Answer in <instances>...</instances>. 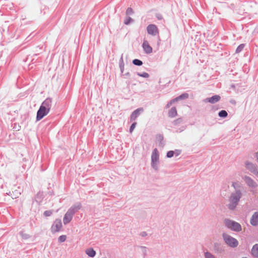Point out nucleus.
Wrapping results in <instances>:
<instances>
[{
  "mask_svg": "<svg viewBox=\"0 0 258 258\" xmlns=\"http://www.w3.org/2000/svg\"><path fill=\"white\" fill-rule=\"evenodd\" d=\"M144 109L143 108H139L135 110L131 115V121L135 120L143 111Z\"/></svg>",
  "mask_w": 258,
  "mask_h": 258,
  "instance_id": "11",
  "label": "nucleus"
},
{
  "mask_svg": "<svg viewBox=\"0 0 258 258\" xmlns=\"http://www.w3.org/2000/svg\"><path fill=\"white\" fill-rule=\"evenodd\" d=\"M67 237L66 235H61L58 238V240L60 242H64L66 240Z\"/></svg>",
  "mask_w": 258,
  "mask_h": 258,
  "instance_id": "23",
  "label": "nucleus"
},
{
  "mask_svg": "<svg viewBox=\"0 0 258 258\" xmlns=\"http://www.w3.org/2000/svg\"><path fill=\"white\" fill-rule=\"evenodd\" d=\"M138 75L140 76V77H144V78H148L149 75L148 73H143L142 74H140V73H138Z\"/></svg>",
  "mask_w": 258,
  "mask_h": 258,
  "instance_id": "25",
  "label": "nucleus"
},
{
  "mask_svg": "<svg viewBox=\"0 0 258 258\" xmlns=\"http://www.w3.org/2000/svg\"><path fill=\"white\" fill-rule=\"evenodd\" d=\"M136 124L137 123L136 122H134L131 126V127H130V131L131 133H132V132L133 131V130H134V128H135L136 127Z\"/></svg>",
  "mask_w": 258,
  "mask_h": 258,
  "instance_id": "28",
  "label": "nucleus"
},
{
  "mask_svg": "<svg viewBox=\"0 0 258 258\" xmlns=\"http://www.w3.org/2000/svg\"><path fill=\"white\" fill-rule=\"evenodd\" d=\"M188 94H187V93L183 94L181 95H180V96L176 97V98L174 99L173 100H172V101L175 102V101H178L179 99H183L185 98H187L188 97Z\"/></svg>",
  "mask_w": 258,
  "mask_h": 258,
  "instance_id": "19",
  "label": "nucleus"
},
{
  "mask_svg": "<svg viewBox=\"0 0 258 258\" xmlns=\"http://www.w3.org/2000/svg\"><path fill=\"white\" fill-rule=\"evenodd\" d=\"M86 253L88 256L90 257H94L96 254L95 251L92 248L87 249L86 250Z\"/></svg>",
  "mask_w": 258,
  "mask_h": 258,
  "instance_id": "17",
  "label": "nucleus"
},
{
  "mask_svg": "<svg viewBox=\"0 0 258 258\" xmlns=\"http://www.w3.org/2000/svg\"><path fill=\"white\" fill-rule=\"evenodd\" d=\"M19 195H20V192H17V196H18Z\"/></svg>",
  "mask_w": 258,
  "mask_h": 258,
  "instance_id": "33",
  "label": "nucleus"
},
{
  "mask_svg": "<svg viewBox=\"0 0 258 258\" xmlns=\"http://www.w3.org/2000/svg\"><path fill=\"white\" fill-rule=\"evenodd\" d=\"M169 116L171 117H174L177 115V111L175 107H172L168 112Z\"/></svg>",
  "mask_w": 258,
  "mask_h": 258,
  "instance_id": "18",
  "label": "nucleus"
},
{
  "mask_svg": "<svg viewBox=\"0 0 258 258\" xmlns=\"http://www.w3.org/2000/svg\"><path fill=\"white\" fill-rule=\"evenodd\" d=\"M223 238L225 242L230 246L234 247L238 245L237 240L231 236L224 234H223Z\"/></svg>",
  "mask_w": 258,
  "mask_h": 258,
  "instance_id": "4",
  "label": "nucleus"
},
{
  "mask_svg": "<svg viewBox=\"0 0 258 258\" xmlns=\"http://www.w3.org/2000/svg\"><path fill=\"white\" fill-rule=\"evenodd\" d=\"M246 168L249 170L251 172L255 173V166L253 164L250 163H246Z\"/></svg>",
  "mask_w": 258,
  "mask_h": 258,
  "instance_id": "16",
  "label": "nucleus"
},
{
  "mask_svg": "<svg viewBox=\"0 0 258 258\" xmlns=\"http://www.w3.org/2000/svg\"><path fill=\"white\" fill-rule=\"evenodd\" d=\"M151 158L152 165L155 169L157 170L158 169L157 164L159 162V154L157 149H154L152 154Z\"/></svg>",
  "mask_w": 258,
  "mask_h": 258,
  "instance_id": "5",
  "label": "nucleus"
},
{
  "mask_svg": "<svg viewBox=\"0 0 258 258\" xmlns=\"http://www.w3.org/2000/svg\"><path fill=\"white\" fill-rule=\"evenodd\" d=\"M49 111L47 109L44 108L42 106H40L39 110L37 113L36 119L37 120H40L44 116L46 115Z\"/></svg>",
  "mask_w": 258,
  "mask_h": 258,
  "instance_id": "6",
  "label": "nucleus"
},
{
  "mask_svg": "<svg viewBox=\"0 0 258 258\" xmlns=\"http://www.w3.org/2000/svg\"><path fill=\"white\" fill-rule=\"evenodd\" d=\"M52 214V211H46L45 212H44V215L45 216V217H48V216H49L51 215Z\"/></svg>",
  "mask_w": 258,
  "mask_h": 258,
  "instance_id": "27",
  "label": "nucleus"
},
{
  "mask_svg": "<svg viewBox=\"0 0 258 258\" xmlns=\"http://www.w3.org/2000/svg\"><path fill=\"white\" fill-rule=\"evenodd\" d=\"M228 114L225 110H221L219 112V116L221 117H226Z\"/></svg>",
  "mask_w": 258,
  "mask_h": 258,
  "instance_id": "20",
  "label": "nucleus"
},
{
  "mask_svg": "<svg viewBox=\"0 0 258 258\" xmlns=\"http://www.w3.org/2000/svg\"><path fill=\"white\" fill-rule=\"evenodd\" d=\"M142 235L143 236H146V233H145V232H143V233H142Z\"/></svg>",
  "mask_w": 258,
  "mask_h": 258,
  "instance_id": "32",
  "label": "nucleus"
},
{
  "mask_svg": "<svg viewBox=\"0 0 258 258\" xmlns=\"http://www.w3.org/2000/svg\"><path fill=\"white\" fill-rule=\"evenodd\" d=\"M52 99L50 98H47L42 102L41 106L50 111Z\"/></svg>",
  "mask_w": 258,
  "mask_h": 258,
  "instance_id": "12",
  "label": "nucleus"
},
{
  "mask_svg": "<svg viewBox=\"0 0 258 258\" xmlns=\"http://www.w3.org/2000/svg\"><path fill=\"white\" fill-rule=\"evenodd\" d=\"M62 227V224L60 220L56 219L51 226V231L55 233L60 231Z\"/></svg>",
  "mask_w": 258,
  "mask_h": 258,
  "instance_id": "8",
  "label": "nucleus"
},
{
  "mask_svg": "<svg viewBox=\"0 0 258 258\" xmlns=\"http://www.w3.org/2000/svg\"><path fill=\"white\" fill-rule=\"evenodd\" d=\"M12 198H13V199H14V198H17V196H15V197H13V196H12Z\"/></svg>",
  "mask_w": 258,
  "mask_h": 258,
  "instance_id": "34",
  "label": "nucleus"
},
{
  "mask_svg": "<svg viewBox=\"0 0 258 258\" xmlns=\"http://www.w3.org/2000/svg\"><path fill=\"white\" fill-rule=\"evenodd\" d=\"M143 48L146 53H151L153 51L152 47L150 45L147 40H144L142 44Z\"/></svg>",
  "mask_w": 258,
  "mask_h": 258,
  "instance_id": "10",
  "label": "nucleus"
},
{
  "mask_svg": "<svg viewBox=\"0 0 258 258\" xmlns=\"http://www.w3.org/2000/svg\"><path fill=\"white\" fill-rule=\"evenodd\" d=\"M133 63L135 65L139 66H141L143 64L142 61L141 60H139V59H134L133 61Z\"/></svg>",
  "mask_w": 258,
  "mask_h": 258,
  "instance_id": "21",
  "label": "nucleus"
},
{
  "mask_svg": "<svg viewBox=\"0 0 258 258\" xmlns=\"http://www.w3.org/2000/svg\"><path fill=\"white\" fill-rule=\"evenodd\" d=\"M133 11L132 9L128 8L127 9V11H126L127 14H132V13H133Z\"/></svg>",
  "mask_w": 258,
  "mask_h": 258,
  "instance_id": "31",
  "label": "nucleus"
},
{
  "mask_svg": "<svg viewBox=\"0 0 258 258\" xmlns=\"http://www.w3.org/2000/svg\"><path fill=\"white\" fill-rule=\"evenodd\" d=\"M220 99V96L219 95H214L212 97L207 98L205 101L209 102L211 103H215L219 101Z\"/></svg>",
  "mask_w": 258,
  "mask_h": 258,
  "instance_id": "14",
  "label": "nucleus"
},
{
  "mask_svg": "<svg viewBox=\"0 0 258 258\" xmlns=\"http://www.w3.org/2000/svg\"><path fill=\"white\" fill-rule=\"evenodd\" d=\"M174 152L172 151H168L167 153V157L168 158H171L173 156Z\"/></svg>",
  "mask_w": 258,
  "mask_h": 258,
  "instance_id": "26",
  "label": "nucleus"
},
{
  "mask_svg": "<svg viewBox=\"0 0 258 258\" xmlns=\"http://www.w3.org/2000/svg\"><path fill=\"white\" fill-rule=\"evenodd\" d=\"M81 205L79 204L77 206H74L71 208L65 214L63 218V223L67 224L72 220L73 214L80 209Z\"/></svg>",
  "mask_w": 258,
  "mask_h": 258,
  "instance_id": "2",
  "label": "nucleus"
},
{
  "mask_svg": "<svg viewBox=\"0 0 258 258\" xmlns=\"http://www.w3.org/2000/svg\"><path fill=\"white\" fill-rule=\"evenodd\" d=\"M232 186L234 188H236L237 187H239V184L238 183H233Z\"/></svg>",
  "mask_w": 258,
  "mask_h": 258,
  "instance_id": "30",
  "label": "nucleus"
},
{
  "mask_svg": "<svg viewBox=\"0 0 258 258\" xmlns=\"http://www.w3.org/2000/svg\"><path fill=\"white\" fill-rule=\"evenodd\" d=\"M251 254L253 256L258 257V244H254L251 249Z\"/></svg>",
  "mask_w": 258,
  "mask_h": 258,
  "instance_id": "15",
  "label": "nucleus"
},
{
  "mask_svg": "<svg viewBox=\"0 0 258 258\" xmlns=\"http://www.w3.org/2000/svg\"><path fill=\"white\" fill-rule=\"evenodd\" d=\"M241 192L237 190L235 193L232 194L229 198V204L228 206L229 209L233 210L237 205L238 203L241 198Z\"/></svg>",
  "mask_w": 258,
  "mask_h": 258,
  "instance_id": "1",
  "label": "nucleus"
},
{
  "mask_svg": "<svg viewBox=\"0 0 258 258\" xmlns=\"http://www.w3.org/2000/svg\"><path fill=\"white\" fill-rule=\"evenodd\" d=\"M205 256L206 258H215L213 255L209 252H206L205 253Z\"/></svg>",
  "mask_w": 258,
  "mask_h": 258,
  "instance_id": "29",
  "label": "nucleus"
},
{
  "mask_svg": "<svg viewBox=\"0 0 258 258\" xmlns=\"http://www.w3.org/2000/svg\"><path fill=\"white\" fill-rule=\"evenodd\" d=\"M225 224L227 227L234 231H240L241 230V225L239 223L234 221H231L229 219H226L225 220Z\"/></svg>",
  "mask_w": 258,
  "mask_h": 258,
  "instance_id": "3",
  "label": "nucleus"
},
{
  "mask_svg": "<svg viewBox=\"0 0 258 258\" xmlns=\"http://www.w3.org/2000/svg\"><path fill=\"white\" fill-rule=\"evenodd\" d=\"M147 31L149 34L155 36L159 33L157 27L154 24H150L147 28Z\"/></svg>",
  "mask_w": 258,
  "mask_h": 258,
  "instance_id": "7",
  "label": "nucleus"
},
{
  "mask_svg": "<svg viewBox=\"0 0 258 258\" xmlns=\"http://www.w3.org/2000/svg\"><path fill=\"white\" fill-rule=\"evenodd\" d=\"M244 181L247 185L251 188H255L257 186L256 182L249 177L245 176L244 177Z\"/></svg>",
  "mask_w": 258,
  "mask_h": 258,
  "instance_id": "9",
  "label": "nucleus"
},
{
  "mask_svg": "<svg viewBox=\"0 0 258 258\" xmlns=\"http://www.w3.org/2000/svg\"><path fill=\"white\" fill-rule=\"evenodd\" d=\"M250 223L252 226H257L258 225V212H255L252 215L250 220Z\"/></svg>",
  "mask_w": 258,
  "mask_h": 258,
  "instance_id": "13",
  "label": "nucleus"
},
{
  "mask_svg": "<svg viewBox=\"0 0 258 258\" xmlns=\"http://www.w3.org/2000/svg\"><path fill=\"white\" fill-rule=\"evenodd\" d=\"M244 44H241V45H239L236 50V52L238 53V52H240L242 50V49L244 48Z\"/></svg>",
  "mask_w": 258,
  "mask_h": 258,
  "instance_id": "24",
  "label": "nucleus"
},
{
  "mask_svg": "<svg viewBox=\"0 0 258 258\" xmlns=\"http://www.w3.org/2000/svg\"><path fill=\"white\" fill-rule=\"evenodd\" d=\"M133 21L132 19L130 17H126L125 20H124V23L126 25H128V24L130 23L131 22H132Z\"/></svg>",
  "mask_w": 258,
  "mask_h": 258,
  "instance_id": "22",
  "label": "nucleus"
}]
</instances>
